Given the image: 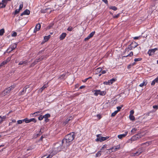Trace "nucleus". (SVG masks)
I'll return each mask as SVG.
<instances>
[{"label":"nucleus","instance_id":"7c9ffc66","mask_svg":"<svg viewBox=\"0 0 158 158\" xmlns=\"http://www.w3.org/2000/svg\"><path fill=\"white\" fill-rule=\"evenodd\" d=\"M135 64V62H134V63H132L131 64H129V65H128L127 66V68L128 69H130V68H131V67L133 66Z\"/></svg>","mask_w":158,"mask_h":158},{"label":"nucleus","instance_id":"1a4fd4ad","mask_svg":"<svg viewBox=\"0 0 158 158\" xmlns=\"http://www.w3.org/2000/svg\"><path fill=\"white\" fill-rule=\"evenodd\" d=\"M94 94L96 96H98V95H103L106 94V92L104 91H101L100 90H95Z\"/></svg>","mask_w":158,"mask_h":158},{"label":"nucleus","instance_id":"473e14b6","mask_svg":"<svg viewBox=\"0 0 158 158\" xmlns=\"http://www.w3.org/2000/svg\"><path fill=\"white\" fill-rule=\"evenodd\" d=\"M95 33V31H93V32H92L89 35V36L91 38L94 35Z\"/></svg>","mask_w":158,"mask_h":158},{"label":"nucleus","instance_id":"603ef678","mask_svg":"<svg viewBox=\"0 0 158 158\" xmlns=\"http://www.w3.org/2000/svg\"><path fill=\"white\" fill-rule=\"evenodd\" d=\"M73 28L72 27H69L68 29H67V30L68 31H71L72 30Z\"/></svg>","mask_w":158,"mask_h":158},{"label":"nucleus","instance_id":"338daca9","mask_svg":"<svg viewBox=\"0 0 158 158\" xmlns=\"http://www.w3.org/2000/svg\"><path fill=\"white\" fill-rule=\"evenodd\" d=\"M12 123H15L16 122V121L15 119H13V120H12Z\"/></svg>","mask_w":158,"mask_h":158},{"label":"nucleus","instance_id":"de8ad7c7","mask_svg":"<svg viewBox=\"0 0 158 158\" xmlns=\"http://www.w3.org/2000/svg\"><path fill=\"white\" fill-rule=\"evenodd\" d=\"M119 14H118L116 15H114V16L113 15V17L114 18H117L119 16Z\"/></svg>","mask_w":158,"mask_h":158},{"label":"nucleus","instance_id":"09e8293b","mask_svg":"<svg viewBox=\"0 0 158 158\" xmlns=\"http://www.w3.org/2000/svg\"><path fill=\"white\" fill-rule=\"evenodd\" d=\"M19 10L18 9H16L15 12V15H16L19 12Z\"/></svg>","mask_w":158,"mask_h":158},{"label":"nucleus","instance_id":"4468645a","mask_svg":"<svg viewBox=\"0 0 158 158\" xmlns=\"http://www.w3.org/2000/svg\"><path fill=\"white\" fill-rule=\"evenodd\" d=\"M41 27V25L40 23H38L35 26L34 31V33H36V31H39Z\"/></svg>","mask_w":158,"mask_h":158},{"label":"nucleus","instance_id":"052dcab7","mask_svg":"<svg viewBox=\"0 0 158 158\" xmlns=\"http://www.w3.org/2000/svg\"><path fill=\"white\" fill-rule=\"evenodd\" d=\"M103 2H104L106 4H107L108 3V1L107 0H102Z\"/></svg>","mask_w":158,"mask_h":158},{"label":"nucleus","instance_id":"7ed1b4c3","mask_svg":"<svg viewBox=\"0 0 158 158\" xmlns=\"http://www.w3.org/2000/svg\"><path fill=\"white\" fill-rule=\"evenodd\" d=\"M97 139H96L97 141H100L102 142V141H104L108 139L109 137L108 136L105 137H101V135L98 134L97 135Z\"/></svg>","mask_w":158,"mask_h":158},{"label":"nucleus","instance_id":"37998d69","mask_svg":"<svg viewBox=\"0 0 158 158\" xmlns=\"http://www.w3.org/2000/svg\"><path fill=\"white\" fill-rule=\"evenodd\" d=\"M106 144H105L103 145V147L101 149V150L102 151H103L104 149L106 148Z\"/></svg>","mask_w":158,"mask_h":158},{"label":"nucleus","instance_id":"5701e85b","mask_svg":"<svg viewBox=\"0 0 158 158\" xmlns=\"http://www.w3.org/2000/svg\"><path fill=\"white\" fill-rule=\"evenodd\" d=\"M147 82L145 81H144L143 83L140 84L139 86L141 87H143L144 85H146L147 84Z\"/></svg>","mask_w":158,"mask_h":158},{"label":"nucleus","instance_id":"4c0bfd02","mask_svg":"<svg viewBox=\"0 0 158 158\" xmlns=\"http://www.w3.org/2000/svg\"><path fill=\"white\" fill-rule=\"evenodd\" d=\"M24 122L25 121L26 123H30V120L26 118L23 119Z\"/></svg>","mask_w":158,"mask_h":158},{"label":"nucleus","instance_id":"c9c22d12","mask_svg":"<svg viewBox=\"0 0 158 158\" xmlns=\"http://www.w3.org/2000/svg\"><path fill=\"white\" fill-rule=\"evenodd\" d=\"M13 33L11 34V36L12 37H15L17 35V33L15 32H12Z\"/></svg>","mask_w":158,"mask_h":158},{"label":"nucleus","instance_id":"cd10ccee","mask_svg":"<svg viewBox=\"0 0 158 158\" xmlns=\"http://www.w3.org/2000/svg\"><path fill=\"white\" fill-rule=\"evenodd\" d=\"M50 115L49 114H45L43 116L44 118V119L48 118L50 117Z\"/></svg>","mask_w":158,"mask_h":158},{"label":"nucleus","instance_id":"c03bdc74","mask_svg":"<svg viewBox=\"0 0 158 158\" xmlns=\"http://www.w3.org/2000/svg\"><path fill=\"white\" fill-rule=\"evenodd\" d=\"M44 118L43 116H42V115H40L39 117L38 118V119L40 120H42Z\"/></svg>","mask_w":158,"mask_h":158},{"label":"nucleus","instance_id":"f8f14e48","mask_svg":"<svg viewBox=\"0 0 158 158\" xmlns=\"http://www.w3.org/2000/svg\"><path fill=\"white\" fill-rule=\"evenodd\" d=\"M120 148V145H118L116 146H114L113 147L110 148L108 149L109 150H112L111 152H115L117 150L119 149Z\"/></svg>","mask_w":158,"mask_h":158},{"label":"nucleus","instance_id":"39448f33","mask_svg":"<svg viewBox=\"0 0 158 158\" xmlns=\"http://www.w3.org/2000/svg\"><path fill=\"white\" fill-rule=\"evenodd\" d=\"M11 0H2L1 2H0V8H4L6 7L8 1Z\"/></svg>","mask_w":158,"mask_h":158},{"label":"nucleus","instance_id":"412c9836","mask_svg":"<svg viewBox=\"0 0 158 158\" xmlns=\"http://www.w3.org/2000/svg\"><path fill=\"white\" fill-rule=\"evenodd\" d=\"M16 47V46H15V48H12V47L9 48L7 50V51H8V52H10L11 51L14 50Z\"/></svg>","mask_w":158,"mask_h":158},{"label":"nucleus","instance_id":"49530a36","mask_svg":"<svg viewBox=\"0 0 158 158\" xmlns=\"http://www.w3.org/2000/svg\"><path fill=\"white\" fill-rule=\"evenodd\" d=\"M156 82V81H155V79L152 82L151 85H154Z\"/></svg>","mask_w":158,"mask_h":158},{"label":"nucleus","instance_id":"4be33fe9","mask_svg":"<svg viewBox=\"0 0 158 158\" xmlns=\"http://www.w3.org/2000/svg\"><path fill=\"white\" fill-rule=\"evenodd\" d=\"M50 35H49L48 36H45L44 37V40L45 42H46L48 41L50 37Z\"/></svg>","mask_w":158,"mask_h":158},{"label":"nucleus","instance_id":"0eeeda50","mask_svg":"<svg viewBox=\"0 0 158 158\" xmlns=\"http://www.w3.org/2000/svg\"><path fill=\"white\" fill-rule=\"evenodd\" d=\"M45 57V56H42L40 58L36 59L35 60L31 65V66H34L35 65L37 64L38 62L42 60Z\"/></svg>","mask_w":158,"mask_h":158},{"label":"nucleus","instance_id":"ddd939ff","mask_svg":"<svg viewBox=\"0 0 158 158\" xmlns=\"http://www.w3.org/2000/svg\"><path fill=\"white\" fill-rule=\"evenodd\" d=\"M115 81V80L114 78L109 80L107 81L104 82L103 83L104 84L110 85L112 84Z\"/></svg>","mask_w":158,"mask_h":158},{"label":"nucleus","instance_id":"864d4df0","mask_svg":"<svg viewBox=\"0 0 158 158\" xmlns=\"http://www.w3.org/2000/svg\"><path fill=\"white\" fill-rule=\"evenodd\" d=\"M40 111H38L35 112L33 114H34L35 115V116H36L37 115L38 113H40Z\"/></svg>","mask_w":158,"mask_h":158},{"label":"nucleus","instance_id":"a19ab883","mask_svg":"<svg viewBox=\"0 0 158 158\" xmlns=\"http://www.w3.org/2000/svg\"><path fill=\"white\" fill-rule=\"evenodd\" d=\"M136 130H137L135 128H133L131 130V133L134 134L135 132L136 131Z\"/></svg>","mask_w":158,"mask_h":158},{"label":"nucleus","instance_id":"423d86ee","mask_svg":"<svg viewBox=\"0 0 158 158\" xmlns=\"http://www.w3.org/2000/svg\"><path fill=\"white\" fill-rule=\"evenodd\" d=\"M138 45L135 42H132L127 47V48L130 50H132L133 48L136 47Z\"/></svg>","mask_w":158,"mask_h":158},{"label":"nucleus","instance_id":"a878e982","mask_svg":"<svg viewBox=\"0 0 158 158\" xmlns=\"http://www.w3.org/2000/svg\"><path fill=\"white\" fill-rule=\"evenodd\" d=\"M5 30L4 29L2 28L0 30V36H2Z\"/></svg>","mask_w":158,"mask_h":158},{"label":"nucleus","instance_id":"6e6552de","mask_svg":"<svg viewBox=\"0 0 158 158\" xmlns=\"http://www.w3.org/2000/svg\"><path fill=\"white\" fill-rule=\"evenodd\" d=\"M142 137V135L140 133H139L133 136L131 138L132 140L135 141L137 140L138 139Z\"/></svg>","mask_w":158,"mask_h":158},{"label":"nucleus","instance_id":"f704fd0d","mask_svg":"<svg viewBox=\"0 0 158 158\" xmlns=\"http://www.w3.org/2000/svg\"><path fill=\"white\" fill-rule=\"evenodd\" d=\"M24 122L23 119L22 120H19L17 121V124H21L23 122Z\"/></svg>","mask_w":158,"mask_h":158},{"label":"nucleus","instance_id":"2f4dec72","mask_svg":"<svg viewBox=\"0 0 158 158\" xmlns=\"http://www.w3.org/2000/svg\"><path fill=\"white\" fill-rule=\"evenodd\" d=\"M118 112V111H117L116 110L114 112L112 113L111 114V116L112 117H114L115 116V115Z\"/></svg>","mask_w":158,"mask_h":158},{"label":"nucleus","instance_id":"20e7f679","mask_svg":"<svg viewBox=\"0 0 158 158\" xmlns=\"http://www.w3.org/2000/svg\"><path fill=\"white\" fill-rule=\"evenodd\" d=\"M144 150V148H139L138 151H137L135 153H132L131 155L134 156L139 155L143 152Z\"/></svg>","mask_w":158,"mask_h":158},{"label":"nucleus","instance_id":"13d9d810","mask_svg":"<svg viewBox=\"0 0 158 158\" xmlns=\"http://www.w3.org/2000/svg\"><path fill=\"white\" fill-rule=\"evenodd\" d=\"M153 107L154 109H157L158 108V106L157 105H154L153 106Z\"/></svg>","mask_w":158,"mask_h":158},{"label":"nucleus","instance_id":"aec40b11","mask_svg":"<svg viewBox=\"0 0 158 158\" xmlns=\"http://www.w3.org/2000/svg\"><path fill=\"white\" fill-rule=\"evenodd\" d=\"M48 86V83L45 84L42 87L40 88L39 90L41 92H42V91L46 88Z\"/></svg>","mask_w":158,"mask_h":158},{"label":"nucleus","instance_id":"9d476101","mask_svg":"<svg viewBox=\"0 0 158 158\" xmlns=\"http://www.w3.org/2000/svg\"><path fill=\"white\" fill-rule=\"evenodd\" d=\"M58 144L57 143L56 145L54 147V151L55 152V153H56L57 152L60 151L62 149V146H58Z\"/></svg>","mask_w":158,"mask_h":158},{"label":"nucleus","instance_id":"b1692460","mask_svg":"<svg viewBox=\"0 0 158 158\" xmlns=\"http://www.w3.org/2000/svg\"><path fill=\"white\" fill-rule=\"evenodd\" d=\"M27 62V60H25L24 61H20L19 64V65H21L22 64H26Z\"/></svg>","mask_w":158,"mask_h":158},{"label":"nucleus","instance_id":"c85d7f7f","mask_svg":"<svg viewBox=\"0 0 158 158\" xmlns=\"http://www.w3.org/2000/svg\"><path fill=\"white\" fill-rule=\"evenodd\" d=\"M129 117L130 119L131 120H133V121L135 120V117L133 115H130Z\"/></svg>","mask_w":158,"mask_h":158},{"label":"nucleus","instance_id":"c756f323","mask_svg":"<svg viewBox=\"0 0 158 158\" xmlns=\"http://www.w3.org/2000/svg\"><path fill=\"white\" fill-rule=\"evenodd\" d=\"M109 8L115 11L117 10V8L115 6H111L109 7Z\"/></svg>","mask_w":158,"mask_h":158},{"label":"nucleus","instance_id":"8fccbe9b","mask_svg":"<svg viewBox=\"0 0 158 158\" xmlns=\"http://www.w3.org/2000/svg\"><path fill=\"white\" fill-rule=\"evenodd\" d=\"M141 36H137V37H134V40L138 39H140L141 38Z\"/></svg>","mask_w":158,"mask_h":158},{"label":"nucleus","instance_id":"a18cd8bd","mask_svg":"<svg viewBox=\"0 0 158 158\" xmlns=\"http://www.w3.org/2000/svg\"><path fill=\"white\" fill-rule=\"evenodd\" d=\"M122 107V106H117V110H116L117 111H118V112L119 111L120 109H121Z\"/></svg>","mask_w":158,"mask_h":158},{"label":"nucleus","instance_id":"f3484780","mask_svg":"<svg viewBox=\"0 0 158 158\" xmlns=\"http://www.w3.org/2000/svg\"><path fill=\"white\" fill-rule=\"evenodd\" d=\"M30 13V11L28 9H26L23 12L21 15V16L24 15H29Z\"/></svg>","mask_w":158,"mask_h":158},{"label":"nucleus","instance_id":"6ab92c4d","mask_svg":"<svg viewBox=\"0 0 158 158\" xmlns=\"http://www.w3.org/2000/svg\"><path fill=\"white\" fill-rule=\"evenodd\" d=\"M6 118V116H4L2 117L0 116V124H1L3 121H5Z\"/></svg>","mask_w":158,"mask_h":158},{"label":"nucleus","instance_id":"e2e57ef3","mask_svg":"<svg viewBox=\"0 0 158 158\" xmlns=\"http://www.w3.org/2000/svg\"><path fill=\"white\" fill-rule=\"evenodd\" d=\"M85 87V86H84V85H82V86H81L80 88H79V89H82L84 88Z\"/></svg>","mask_w":158,"mask_h":158},{"label":"nucleus","instance_id":"dca6fc26","mask_svg":"<svg viewBox=\"0 0 158 158\" xmlns=\"http://www.w3.org/2000/svg\"><path fill=\"white\" fill-rule=\"evenodd\" d=\"M127 131H126L124 134L118 135V137L119 139H121L122 138L124 137L127 135Z\"/></svg>","mask_w":158,"mask_h":158},{"label":"nucleus","instance_id":"4d7b16f0","mask_svg":"<svg viewBox=\"0 0 158 158\" xmlns=\"http://www.w3.org/2000/svg\"><path fill=\"white\" fill-rule=\"evenodd\" d=\"M51 157H52V156L50 157V155L48 156H47V157H46V156H43L41 157V158H51Z\"/></svg>","mask_w":158,"mask_h":158},{"label":"nucleus","instance_id":"69168bd1","mask_svg":"<svg viewBox=\"0 0 158 158\" xmlns=\"http://www.w3.org/2000/svg\"><path fill=\"white\" fill-rule=\"evenodd\" d=\"M155 79V81H156V83H158V77Z\"/></svg>","mask_w":158,"mask_h":158},{"label":"nucleus","instance_id":"bb28decb","mask_svg":"<svg viewBox=\"0 0 158 158\" xmlns=\"http://www.w3.org/2000/svg\"><path fill=\"white\" fill-rule=\"evenodd\" d=\"M101 151L100 150V151H98L97 153L96 154L95 156L96 157H98L100 156L101 155Z\"/></svg>","mask_w":158,"mask_h":158},{"label":"nucleus","instance_id":"e433bc0d","mask_svg":"<svg viewBox=\"0 0 158 158\" xmlns=\"http://www.w3.org/2000/svg\"><path fill=\"white\" fill-rule=\"evenodd\" d=\"M73 118V117H70L69 118H67L66 120V123H68L69 121L72 120Z\"/></svg>","mask_w":158,"mask_h":158},{"label":"nucleus","instance_id":"680f3d73","mask_svg":"<svg viewBox=\"0 0 158 158\" xmlns=\"http://www.w3.org/2000/svg\"><path fill=\"white\" fill-rule=\"evenodd\" d=\"M106 73V71L105 70H103L101 72V74H104L105 73Z\"/></svg>","mask_w":158,"mask_h":158},{"label":"nucleus","instance_id":"393cba45","mask_svg":"<svg viewBox=\"0 0 158 158\" xmlns=\"http://www.w3.org/2000/svg\"><path fill=\"white\" fill-rule=\"evenodd\" d=\"M151 142H148L144 143H142L141 144V146H143L144 145H146L147 146H148L151 144Z\"/></svg>","mask_w":158,"mask_h":158},{"label":"nucleus","instance_id":"6e6d98bb","mask_svg":"<svg viewBox=\"0 0 158 158\" xmlns=\"http://www.w3.org/2000/svg\"><path fill=\"white\" fill-rule=\"evenodd\" d=\"M134 113V111L133 110H132L130 111V115H133Z\"/></svg>","mask_w":158,"mask_h":158},{"label":"nucleus","instance_id":"a211bd4d","mask_svg":"<svg viewBox=\"0 0 158 158\" xmlns=\"http://www.w3.org/2000/svg\"><path fill=\"white\" fill-rule=\"evenodd\" d=\"M66 34L65 33H62L60 37V40H63L66 35Z\"/></svg>","mask_w":158,"mask_h":158},{"label":"nucleus","instance_id":"f03ea898","mask_svg":"<svg viewBox=\"0 0 158 158\" xmlns=\"http://www.w3.org/2000/svg\"><path fill=\"white\" fill-rule=\"evenodd\" d=\"M14 88L15 86L14 85H12L7 88L6 89L1 93L0 94L1 96L3 97L6 95H7L9 93L10 91L14 89Z\"/></svg>","mask_w":158,"mask_h":158},{"label":"nucleus","instance_id":"2eb2a0df","mask_svg":"<svg viewBox=\"0 0 158 158\" xmlns=\"http://www.w3.org/2000/svg\"><path fill=\"white\" fill-rule=\"evenodd\" d=\"M29 88V86H26L23 89V90L19 93V95H23L26 91L27 89Z\"/></svg>","mask_w":158,"mask_h":158},{"label":"nucleus","instance_id":"ea45409f","mask_svg":"<svg viewBox=\"0 0 158 158\" xmlns=\"http://www.w3.org/2000/svg\"><path fill=\"white\" fill-rule=\"evenodd\" d=\"M29 120H30V122H34L35 123L36 121V120L34 118H31L30 119H29Z\"/></svg>","mask_w":158,"mask_h":158},{"label":"nucleus","instance_id":"58836bf2","mask_svg":"<svg viewBox=\"0 0 158 158\" xmlns=\"http://www.w3.org/2000/svg\"><path fill=\"white\" fill-rule=\"evenodd\" d=\"M141 60H142V58H135L134 59V61L135 62H137V61H140Z\"/></svg>","mask_w":158,"mask_h":158},{"label":"nucleus","instance_id":"3c124183","mask_svg":"<svg viewBox=\"0 0 158 158\" xmlns=\"http://www.w3.org/2000/svg\"><path fill=\"white\" fill-rule=\"evenodd\" d=\"M23 7V4H21L19 7V8L18 10H21Z\"/></svg>","mask_w":158,"mask_h":158},{"label":"nucleus","instance_id":"bf43d9fd","mask_svg":"<svg viewBox=\"0 0 158 158\" xmlns=\"http://www.w3.org/2000/svg\"><path fill=\"white\" fill-rule=\"evenodd\" d=\"M88 79V78H86L84 80H83L82 81L83 82H86L87 81Z\"/></svg>","mask_w":158,"mask_h":158},{"label":"nucleus","instance_id":"0e129e2a","mask_svg":"<svg viewBox=\"0 0 158 158\" xmlns=\"http://www.w3.org/2000/svg\"><path fill=\"white\" fill-rule=\"evenodd\" d=\"M44 120L46 122H48L49 121V119L48 118L44 119Z\"/></svg>","mask_w":158,"mask_h":158},{"label":"nucleus","instance_id":"79ce46f5","mask_svg":"<svg viewBox=\"0 0 158 158\" xmlns=\"http://www.w3.org/2000/svg\"><path fill=\"white\" fill-rule=\"evenodd\" d=\"M65 75V74H63L60 75V76L59 77V78L62 79L64 78V76Z\"/></svg>","mask_w":158,"mask_h":158},{"label":"nucleus","instance_id":"f257e3e1","mask_svg":"<svg viewBox=\"0 0 158 158\" xmlns=\"http://www.w3.org/2000/svg\"><path fill=\"white\" fill-rule=\"evenodd\" d=\"M75 137V135L73 132L67 135L62 140V146L64 148L69 146L70 145L71 142L74 139Z\"/></svg>","mask_w":158,"mask_h":158},{"label":"nucleus","instance_id":"5fc2aeb1","mask_svg":"<svg viewBox=\"0 0 158 158\" xmlns=\"http://www.w3.org/2000/svg\"><path fill=\"white\" fill-rule=\"evenodd\" d=\"M91 37H90V36H89V35H88L87 37L85 38V40L86 41L87 40H88Z\"/></svg>","mask_w":158,"mask_h":158},{"label":"nucleus","instance_id":"774afa93","mask_svg":"<svg viewBox=\"0 0 158 158\" xmlns=\"http://www.w3.org/2000/svg\"><path fill=\"white\" fill-rule=\"evenodd\" d=\"M97 116L99 118V119H100L101 118L100 115L99 114H98L97 115Z\"/></svg>","mask_w":158,"mask_h":158},{"label":"nucleus","instance_id":"9b49d317","mask_svg":"<svg viewBox=\"0 0 158 158\" xmlns=\"http://www.w3.org/2000/svg\"><path fill=\"white\" fill-rule=\"evenodd\" d=\"M157 50H158L157 48H155L154 49H149L148 52V54L149 56H152Z\"/></svg>","mask_w":158,"mask_h":158},{"label":"nucleus","instance_id":"72a5a7b5","mask_svg":"<svg viewBox=\"0 0 158 158\" xmlns=\"http://www.w3.org/2000/svg\"><path fill=\"white\" fill-rule=\"evenodd\" d=\"M102 70V69L101 68H98L96 70V71H97V72H100Z\"/></svg>","mask_w":158,"mask_h":158}]
</instances>
